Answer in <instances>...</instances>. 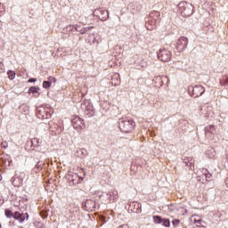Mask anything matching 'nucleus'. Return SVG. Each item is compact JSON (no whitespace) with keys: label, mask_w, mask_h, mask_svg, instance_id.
Masks as SVG:
<instances>
[{"label":"nucleus","mask_w":228,"mask_h":228,"mask_svg":"<svg viewBox=\"0 0 228 228\" xmlns=\"http://www.w3.org/2000/svg\"><path fill=\"white\" fill-rule=\"evenodd\" d=\"M118 128L122 133H132L134 129V121L127 118H119Z\"/></svg>","instance_id":"1"},{"label":"nucleus","mask_w":228,"mask_h":228,"mask_svg":"<svg viewBox=\"0 0 228 228\" xmlns=\"http://www.w3.org/2000/svg\"><path fill=\"white\" fill-rule=\"evenodd\" d=\"M178 8H180V12L183 17H190L193 14V5L191 4H188L186 2H181L178 4Z\"/></svg>","instance_id":"2"},{"label":"nucleus","mask_w":228,"mask_h":228,"mask_svg":"<svg viewBox=\"0 0 228 228\" xmlns=\"http://www.w3.org/2000/svg\"><path fill=\"white\" fill-rule=\"evenodd\" d=\"M37 115L38 118H41V120L51 118V109L49 107H38L37 109Z\"/></svg>","instance_id":"3"},{"label":"nucleus","mask_w":228,"mask_h":228,"mask_svg":"<svg viewBox=\"0 0 228 228\" xmlns=\"http://www.w3.org/2000/svg\"><path fill=\"white\" fill-rule=\"evenodd\" d=\"M188 92L192 97H200V95L206 92V89L200 85L195 86H191L188 87Z\"/></svg>","instance_id":"4"},{"label":"nucleus","mask_w":228,"mask_h":228,"mask_svg":"<svg viewBox=\"0 0 228 228\" xmlns=\"http://www.w3.org/2000/svg\"><path fill=\"white\" fill-rule=\"evenodd\" d=\"M93 15L98 17L100 20H108L110 19V12L104 9H96L94 11Z\"/></svg>","instance_id":"5"},{"label":"nucleus","mask_w":228,"mask_h":228,"mask_svg":"<svg viewBox=\"0 0 228 228\" xmlns=\"http://www.w3.org/2000/svg\"><path fill=\"white\" fill-rule=\"evenodd\" d=\"M158 58L161 61H170L172 58V53L166 48H161L158 53Z\"/></svg>","instance_id":"6"},{"label":"nucleus","mask_w":228,"mask_h":228,"mask_svg":"<svg viewBox=\"0 0 228 228\" xmlns=\"http://www.w3.org/2000/svg\"><path fill=\"white\" fill-rule=\"evenodd\" d=\"M159 12H153L150 14V18L153 19V21L148 22V24H146V28L147 29H149L150 31H152V29H154L156 28V23L158 22V19H159ZM149 24H151V27L149 26Z\"/></svg>","instance_id":"7"},{"label":"nucleus","mask_w":228,"mask_h":228,"mask_svg":"<svg viewBox=\"0 0 228 228\" xmlns=\"http://www.w3.org/2000/svg\"><path fill=\"white\" fill-rule=\"evenodd\" d=\"M188 47V38L185 37H180L176 42V48L178 51H184Z\"/></svg>","instance_id":"8"},{"label":"nucleus","mask_w":228,"mask_h":228,"mask_svg":"<svg viewBox=\"0 0 228 228\" xmlns=\"http://www.w3.org/2000/svg\"><path fill=\"white\" fill-rule=\"evenodd\" d=\"M87 42L93 45L94 44H99L101 42V35L99 34H90L86 38Z\"/></svg>","instance_id":"9"},{"label":"nucleus","mask_w":228,"mask_h":228,"mask_svg":"<svg viewBox=\"0 0 228 228\" xmlns=\"http://www.w3.org/2000/svg\"><path fill=\"white\" fill-rule=\"evenodd\" d=\"M72 126L74 129H82L85 124L83 123V119L79 118V117H75L71 120Z\"/></svg>","instance_id":"10"},{"label":"nucleus","mask_w":228,"mask_h":228,"mask_svg":"<svg viewBox=\"0 0 228 228\" xmlns=\"http://www.w3.org/2000/svg\"><path fill=\"white\" fill-rule=\"evenodd\" d=\"M153 221L155 224H162L164 227H168L170 225V220L163 219L159 216H153Z\"/></svg>","instance_id":"11"},{"label":"nucleus","mask_w":228,"mask_h":228,"mask_svg":"<svg viewBox=\"0 0 228 228\" xmlns=\"http://www.w3.org/2000/svg\"><path fill=\"white\" fill-rule=\"evenodd\" d=\"M28 218H29V215H28V213H25V214H20L19 212L14 213V219L18 220L20 224H22L24 220H28Z\"/></svg>","instance_id":"12"},{"label":"nucleus","mask_w":228,"mask_h":228,"mask_svg":"<svg viewBox=\"0 0 228 228\" xmlns=\"http://www.w3.org/2000/svg\"><path fill=\"white\" fill-rule=\"evenodd\" d=\"M92 28H94V27H86V28H82L81 25H75V29L77 31H78V33H80L81 35H85V33H86V31L92 29Z\"/></svg>","instance_id":"13"},{"label":"nucleus","mask_w":228,"mask_h":228,"mask_svg":"<svg viewBox=\"0 0 228 228\" xmlns=\"http://www.w3.org/2000/svg\"><path fill=\"white\" fill-rule=\"evenodd\" d=\"M40 87H37V86H31L28 89V94H32L35 97H38V95H40Z\"/></svg>","instance_id":"14"},{"label":"nucleus","mask_w":228,"mask_h":228,"mask_svg":"<svg viewBox=\"0 0 228 228\" xmlns=\"http://www.w3.org/2000/svg\"><path fill=\"white\" fill-rule=\"evenodd\" d=\"M216 128L215 126H208L205 128V134L206 136H209V134H215Z\"/></svg>","instance_id":"15"},{"label":"nucleus","mask_w":228,"mask_h":228,"mask_svg":"<svg viewBox=\"0 0 228 228\" xmlns=\"http://www.w3.org/2000/svg\"><path fill=\"white\" fill-rule=\"evenodd\" d=\"M135 63L137 65V69H145V67H147V62L145 60L143 59H138L137 61H135Z\"/></svg>","instance_id":"16"},{"label":"nucleus","mask_w":228,"mask_h":228,"mask_svg":"<svg viewBox=\"0 0 228 228\" xmlns=\"http://www.w3.org/2000/svg\"><path fill=\"white\" fill-rule=\"evenodd\" d=\"M88 154V151H86V149H77L76 151V156L77 158H85Z\"/></svg>","instance_id":"17"},{"label":"nucleus","mask_w":228,"mask_h":228,"mask_svg":"<svg viewBox=\"0 0 228 228\" xmlns=\"http://www.w3.org/2000/svg\"><path fill=\"white\" fill-rule=\"evenodd\" d=\"M22 183H23V180L20 177H13L12 178V184L16 188H19V187L22 186Z\"/></svg>","instance_id":"18"},{"label":"nucleus","mask_w":228,"mask_h":228,"mask_svg":"<svg viewBox=\"0 0 228 228\" xmlns=\"http://www.w3.org/2000/svg\"><path fill=\"white\" fill-rule=\"evenodd\" d=\"M110 195V200H117V199H118V191L117 190H113L109 192Z\"/></svg>","instance_id":"19"},{"label":"nucleus","mask_w":228,"mask_h":228,"mask_svg":"<svg viewBox=\"0 0 228 228\" xmlns=\"http://www.w3.org/2000/svg\"><path fill=\"white\" fill-rule=\"evenodd\" d=\"M86 207L88 208V209H94V208H95V202L92 200H87L86 201Z\"/></svg>","instance_id":"20"},{"label":"nucleus","mask_w":228,"mask_h":228,"mask_svg":"<svg viewBox=\"0 0 228 228\" xmlns=\"http://www.w3.org/2000/svg\"><path fill=\"white\" fill-rule=\"evenodd\" d=\"M75 29V25H69L65 28H63V33H70L74 31Z\"/></svg>","instance_id":"21"},{"label":"nucleus","mask_w":228,"mask_h":228,"mask_svg":"<svg viewBox=\"0 0 228 228\" xmlns=\"http://www.w3.org/2000/svg\"><path fill=\"white\" fill-rule=\"evenodd\" d=\"M5 216L7 218H15V214H13L10 209H5Z\"/></svg>","instance_id":"22"},{"label":"nucleus","mask_w":228,"mask_h":228,"mask_svg":"<svg viewBox=\"0 0 228 228\" xmlns=\"http://www.w3.org/2000/svg\"><path fill=\"white\" fill-rule=\"evenodd\" d=\"M203 175H205L207 181H211V177H213V175H211L210 173H208L207 169L205 170V172L203 173Z\"/></svg>","instance_id":"23"},{"label":"nucleus","mask_w":228,"mask_h":228,"mask_svg":"<svg viewBox=\"0 0 228 228\" xmlns=\"http://www.w3.org/2000/svg\"><path fill=\"white\" fill-rule=\"evenodd\" d=\"M52 82L51 81H44L43 88H51Z\"/></svg>","instance_id":"24"},{"label":"nucleus","mask_w":228,"mask_h":228,"mask_svg":"<svg viewBox=\"0 0 228 228\" xmlns=\"http://www.w3.org/2000/svg\"><path fill=\"white\" fill-rule=\"evenodd\" d=\"M7 74H8V76H9V79H11V80L15 79V73H14L13 71L9 70V71L7 72Z\"/></svg>","instance_id":"25"},{"label":"nucleus","mask_w":228,"mask_h":228,"mask_svg":"<svg viewBox=\"0 0 228 228\" xmlns=\"http://www.w3.org/2000/svg\"><path fill=\"white\" fill-rule=\"evenodd\" d=\"M35 143H37V144H36V146L39 147V145H40V143H42V142H40V139L35 138L32 140V145H35Z\"/></svg>","instance_id":"26"},{"label":"nucleus","mask_w":228,"mask_h":228,"mask_svg":"<svg viewBox=\"0 0 228 228\" xmlns=\"http://www.w3.org/2000/svg\"><path fill=\"white\" fill-rule=\"evenodd\" d=\"M211 154L208 153V158H215V150H210Z\"/></svg>","instance_id":"27"},{"label":"nucleus","mask_w":228,"mask_h":228,"mask_svg":"<svg viewBox=\"0 0 228 228\" xmlns=\"http://www.w3.org/2000/svg\"><path fill=\"white\" fill-rule=\"evenodd\" d=\"M179 220L178 219H175L173 220V225H179Z\"/></svg>","instance_id":"28"},{"label":"nucleus","mask_w":228,"mask_h":228,"mask_svg":"<svg viewBox=\"0 0 228 228\" xmlns=\"http://www.w3.org/2000/svg\"><path fill=\"white\" fill-rule=\"evenodd\" d=\"M48 81H51L52 83L53 81V83H56V78L49 77Z\"/></svg>","instance_id":"29"},{"label":"nucleus","mask_w":228,"mask_h":228,"mask_svg":"<svg viewBox=\"0 0 228 228\" xmlns=\"http://www.w3.org/2000/svg\"><path fill=\"white\" fill-rule=\"evenodd\" d=\"M37 78H29L28 83H36Z\"/></svg>","instance_id":"30"},{"label":"nucleus","mask_w":228,"mask_h":228,"mask_svg":"<svg viewBox=\"0 0 228 228\" xmlns=\"http://www.w3.org/2000/svg\"><path fill=\"white\" fill-rule=\"evenodd\" d=\"M194 222H195V224H197V225L199 226V225H200V222H201V220H200V219H199V220H195Z\"/></svg>","instance_id":"31"},{"label":"nucleus","mask_w":228,"mask_h":228,"mask_svg":"<svg viewBox=\"0 0 228 228\" xmlns=\"http://www.w3.org/2000/svg\"><path fill=\"white\" fill-rule=\"evenodd\" d=\"M118 228H129V227L127 226V224H123V225L118 226Z\"/></svg>","instance_id":"32"},{"label":"nucleus","mask_w":228,"mask_h":228,"mask_svg":"<svg viewBox=\"0 0 228 228\" xmlns=\"http://www.w3.org/2000/svg\"><path fill=\"white\" fill-rule=\"evenodd\" d=\"M225 183L228 185V177L226 178Z\"/></svg>","instance_id":"33"},{"label":"nucleus","mask_w":228,"mask_h":228,"mask_svg":"<svg viewBox=\"0 0 228 228\" xmlns=\"http://www.w3.org/2000/svg\"><path fill=\"white\" fill-rule=\"evenodd\" d=\"M0 228H1V224H0Z\"/></svg>","instance_id":"34"}]
</instances>
